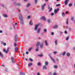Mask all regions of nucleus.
Segmentation results:
<instances>
[{"mask_svg":"<svg viewBox=\"0 0 75 75\" xmlns=\"http://www.w3.org/2000/svg\"><path fill=\"white\" fill-rule=\"evenodd\" d=\"M15 42H17V41H18V38H15Z\"/></svg>","mask_w":75,"mask_h":75,"instance_id":"nucleus-31","label":"nucleus"},{"mask_svg":"<svg viewBox=\"0 0 75 75\" xmlns=\"http://www.w3.org/2000/svg\"><path fill=\"white\" fill-rule=\"evenodd\" d=\"M38 0H35L34 1L35 2V4H37V1Z\"/></svg>","mask_w":75,"mask_h":75,"instance_id":"nucleus-38","label":"nucleus"},{"mask_svg":"<svg viewBox=\"0 0 75 75\" xmlns=\"http://www.w3.org/2000/svg\"><path fill=\"white\" fill-rule=\"evenodd\" d=\"M54 13H52L51 14V16H54Z\"/></svg>","mask_w":75,"mask_h":75,"instance_id":"nucleus-61","label":"nucleus"},{"mask_svg":"<svg viewBox=\"0 0 75 75\" xmlns=\"http://www.w3.org/2000/svg\"><path fill=\"white\" fill-rule=\"evenodd\" d=\"M58 28V26L57 25H55L53 27V28Z\"/></svg>","mask_w":75,"mask_h":75,"instance_id":"nucleus-17","label":"nucleus"},{"mask_svg":"<svg viewBox=\"0 0 75 75\" xmlns=\"http://www.w3.org/2000/svg\"><path fill=\"white\" fill-rule=\"evenodd\" d=\"M21 75H25V73H21Z\"/></svg>","mask_w":75,"mask_h":75,"instance_id":"nucleus-37","label":"nucleus"},{"mask_svg":"<svg viewBox=\"0 0 75 75\" xmlns=\"http://www.w3.org/2000/svg\"><path fill=\"white\" fill-rule=\"evenodd\" d=\"M40 43L39 42H37L36 43V46H37V47H38L40 45Z\"/></svg>","mask_w":75,"mask_h":75,"instance_id":"nucleus-12","label":"nucleus"},{"mask_svg":"<svg viewBox=\"0 0 75 75\" xmlns=\"http://www.w3.org/2000/svg\"><path fill=\"white\" fill-rule=\"evenodd\" d=\"M67 55L68 57H69L70 56V54L69 53H67Z\"/></svg>","mask_w":75,"mask_h":75,"instance_id":"nucleus-21","label":"nucleus"},{"mask_svg":"<svg viewBox=\"0 0 75 75\" xmlns=\"http://www.w3.org/2000/svg\"><path fill=\"white\" fill-rule=\"evenodd\" d=\"M67 25H68V19L67 18Z\"/></svg>","mask_w":75,"mask_h":75,"instance_id":"nucleus-24","label":"nucleus"},{"mask_svg":"<svg viewBox=\"0 0 75 75\" xmlns=\"http://www.w3.org/2000/svg\"><path fill=\"white\" fill-rule=\"evenodd\" d=\"M38 56H39V57H43V54H41L38 55Z\"/></svg>","mask_w":75,"mask_h":75,"instance_id":"nucleus-15","label":"nucleus"},{"mask_svg":"<svg viewBox=\"0 0 75 75\" xmlns=\"http://www.w3.org/2000/svg\"><path fill=\"white\" fill-rule=\"evenodd\" d=\"M74 18L73 17L71 18V20H72V21H74Z\"/></svg>","mask_w":75,"mask_h":75,"instance_id":"nucleus-45","label":"nucleus"},{"mask_svg":"<svg viewBox=\"0 0 75 75\" xmlns=\"http://www.w3.org/2000/svg\"><path fill=\"white\" fill-rule=\"evenodd\" d=\"M43 42H45L46 46L48 45V43H47V41L45 40V41H43Z\"/></svg>","mask_w":75,"mask_h":75,"instance_id":"nucleus-16","label":"nucleus"},{"mask_svg":"<svg viewBox=\"0 0 75 75\" xmlns=\"http://www.w3.org/2000/svg\"><path fill=\"white\" fill-rule=\"evenodd\" d=\"M69 0H66L65 2V5H67V2H69Z\"/></svg>","mask_w":75,"mask_h":75,"instance_id":"nucleus-8","label":"nucleus"},{"mask_svg":"<svg viewBox=\"0 0 75 75\" xmlns=\"http://www.w3.org/2000/svg\"><path fill=\"white\" fill-rule=\"evenodd\" d=\"M49 57H50V59H52V61H53V62H54V63H55L56 62H55V61L54 60V59H53V58H52V57H51V54H49Z\"/></svg>","mask_w":75,"mask_h":75,"instance_id":"nucleus-3","label":"nucleus"},{"mask_svg":"<svg viewBox=\"0 0 75 75\" xmlns=\"http://www.w3.org/2000/svg\"><path fill=\"white\" fill-rule=\"evenodd\" d=\"M39 48H38V47H37L36 48V51H38Z\"/></svg>","mask_w":75,"mask_h":75,"instance_id":"nucleus-23","label":"nucleus"},{"mask_svg":"<svg viewBox=\"0 0 75 75\" xmlns=\"http://www.w3.org/2000/svg\"><path fill=\"white\" fill-rule=\"evenodd\" d=\"M13 4L14 5H16L17 4H16V2H14L13 3Z\"/></svg>","mask_w":75,"mask_h":75,"instance_id":"nucleus-52","label":"nucleus"},{"mask_svg":"<svg viewBox=\"0 0 75 75\" xmlns=\"http://www.w3.org/2000/svg\"><path fill=\"white\" fill-rule=\"evenodd\" d=\"M54 68H58V66H57V65H55L54 66Z\"/></svg>","mask_w":75,"mask_h":75,"instance_id":"nucleus-30","label":"nucleus"},{"mask_svg":"<svg viewBox=\"0 0 75 75\" xmlns=\"http://www.w3.org/2000/svg\"><path fill=\"white\" fill-rule=\"evenodd\" d=\"M40 30H41V28H39L37 31V34H39V33H40Z\"/></svg>","mask_w":75,"mask_h":75,"instance_id":"nucleus-6","label":"nucleus"},{"mask_svg":"<svg viewBox=\"0 0 75 75\" xmlns=\"http://www.w3.org/2000/svg\"><path fill=\"white\" fill-rule=\"evenodd\" d=\"M52 10V8H51L49 11V12H50L51 11V10Z\"/></svg>","mask_w":75,"mask_h":75,"instance_id":"nucleus-39","label":"nucleus"},{"mask_svg":"<svg viewBox=\"0 0 75 75\" xmlns=\"http://www.w3.org/2000/svg\"><path fill=\"white\" fill-rule=\"evenodd\" d=\"M45 66H47L48 65V62H46L45 63Z\"/></svg>","mask_w":75,"mask_h":75,"instance_id":"nucleus-13","label":"nucleus"},{"mask_svg":"<svg viewBox=\"0 0 75 75\" xmlns=\"http://www.w3.org/2000/svg\"><path fill=\"white\" fill-rule=\"evenodd\" d=\"M64 33H65V34H67V31H65V32H64Z\"/></svg>","mask_w":75,"mask_h":75,"instance_id":"nucleus-58","label":"nucleus"},{"mask_svg":"<svg viewBox=\"0 0 75 75\" xmlns=\"http://www.w3.org/2000/svg\"><path fill=\"white\" fill-rule=\"evenodd\" d=\"M69 36H68L67 38H66V40L67 41H68V40H69Z\"/></svg>","mask_w":75,"mask_h":75,"instance_id":"nucleus-32","label":"nucleus"},{"mask_svg":"<svg viewBox=\"0 0 75 75\" xmlns=\"http://www.w3.org/2000/svg\"><path fill=\"white\" fill-rule=\"evenodd\" d=\"M38 66H40V65H41V63L40 62H38Z\"/></svg>","mask_w":75,"mask_h":75,"instance_id":"nucleus-36","label":"nucleus"},{"mask_svg":"<svg viewBox=\"0 0 75 75\" xmlns=\"http://www.w3.org/2000/svg\"><path fill=\"white\" fill-rule=\"evenodd\" d=\"M15 38H18V37H17V35H15Z\"/></svg>","mask_w":75,"mask_h":75,"instance_id":"nucleus-41","label":"nucleus"},{"mask_svg":"<svg viewBox=\"0 0 75 75\" xmlns=\"http://www.w3.org/2000/svg\"><path fill=\"white\" fill-rule=\"evenodd\" d=\"M54 32H52L51 33V35H54Z\"/></svg>","mask_w":75,"mask_h":75,"instance_id":"nucleus-55","label":"nucleus"},{"mask_svg":"<svg viewBox=\"0 0 75 75\" xmlns=\"http://www.w3.org/2000/svg\"><path fill=\"white\" fill-rule=\"evenodd\" d=\"M49 74L50 75H52V74H51V72H49Z\"/></svg>","mask_w":75,"mask_h":75,"instance_id":"nucleus-49","label":"nucleus"},{"mask_svg":"<svg viewBox=\"0 0 75 75\" xmlns=\"http://www.w3.org/2000/svg\"><path fill=\"white\" fill-rule=\"evenodd\" d=\"M59 8H58L57 9H55L54 10V14H56V13H58V11L59 10Z\"/></svg>","mask_w":75,"mask_h":75,"instance_id":"nucleus-5","label":"nucleus"},{"mask_svg":"<svg viewBox=\"0 0 75 75\" xmlns=\"http://www.w3.org/2000/svg\"><path fill=\"white\" fill-rule=\"evenodd\" d=\"M43 69H45L46 70H47V67L45 66V65L43 66Z\"/></svg>","mask_w":75,"mask_h":75,"instance_id":"nucleus-10","label":"nucleus"},{"mask_svg":"<svg viewBox=\"0 0 75 75\" xmlns=\"http://www.w3.org/2000/svg\"><path fill=\"white\" fill-rule=\"evenodd\" d=\"M62 16L63 17H65V13H64L63 12L62 13Z\"/></svg>","mask_w":75,"mask_h":75,"instance_id":"nucleus-33","label":"nucleus"},{"mask_svg":"<svg viewBox=\"0 0 75 75\" xmlns=\"http://www.w3.org/2000/svg\"><path fill=\"white\" fill-rule=\"evenodd\" d=\"M57 40H56L55 41V44L56 45H57Z\"/></svg>","mask_w":75,"mask_h":75,"instance_id":"nucleus-34","label":"nucleus"},{"mask_svg":"<svg viewBox=\"0 0 75 75\" xmlns=\"http://www.w3.org/2000/svg\"><path fill=\"white\" fill-rule=\"evenodd\" d=\"M0 56H1V57H3V54L1 53V52H0Z\"/></svg>","mask_w":75,"mask_h":75,"instance_id":"nucleus-18","label":"nucleus"},{"mask_svg":"<svg viewBox=\"0 0 75 75\" xmlns=\"http://www.w3.org/2000/svg\"><path fill=\"white\" fill-rule=\"evenodd\" d=\"M31 65H33V63H30L28 64V67H31Z\"/></svg>","mask_w":75,"mask_h":75,"instance_id":"nucleus-11","label":"nucleus"},{"mask_svg":"<svg viewBox=\"0 0 75 75\" xmlns=\"http://www.w3.org/2000/svg\"><path fill=\"white\" fill-rule=\"evenodd\" d=\"M72 6V4H69V7H71Z\"/></svg>","mask_w":75,"mask_h":75,"instance_id":"nucleus-35","label":"nucleus"},{"mask_svg":"<svg viewBox=\"0 0 75 75\" xmlns=\"http://www.w3.org/2000/svg\"><path fill=\"white\" fill-rule=\"evenodd\" d=\"M40 47L41 48H43V43H41V44H40Z\"/></svg>","mask_w":75,"mask_h":75,"instance_id":"nucleus-9","label":"nucleus"},{"mask_svg":"<svg viewBox=\"0 0 75 75\" xmlns=\"http://www.w3.org/2000/svg\"><path fill=\"white\" fill-rule=\"evenodd\" d=\"M14 45L15 47H16V46H17V43H14Z\"/></svg>","mask_w":75,"mask_h":75,"instance_id":"nucleus-48","label":"nucleus"},{"mask_svg":"<svg viewBox=\"0 0 75 75\" xmlns=\"http://www.w3.org/2000/svg\"><path fill=\"white\" fill-rule=\"evenodd\" d=\"M39 25H40V24H39L35 25L34 30L35 31H37V28L38 27H39Z\"/></svg>","mask_w":75,"mask_h":75,"instance_id":"nucleus-2","label":"nucleus"},{"mask_svg":"<svg viewBox=\"0 0 75 75\" xmlns=\"http://www.w3.org/2000/svg\"><path fill=\"white\" fill-rule=\"evenodd\" d=\"M28 19H30V16H28Z\"/></svg>","mask_w":75,"mask_h":75,"instance_id":"nucleus-53","label":"nucleus"},{"mask_svg":"<svg viewBox=\"0 0 75 75\" xmlns=\"http://www.w3.org/2000/svg\"><path fill=\"white\" fill-rule=\"evenodd\" d=\"M68 11H66L65 13V14H68Z\"/></svg>","mask_w":75,"mask_h":75,"instance_id":"nucleus-60","label":"nucleus"},{"mask_svg":"<svg viewBox=\"0 0 75 75\" xmlns=\"http://www.w3.org/2000/svg\"><path fill=\"white\" fill-rule=\"evenodd\" d=\"M47 22L48 23H50V19H48L47 20Z\"/></svg>","mask_w":75,"mask_h":75,"instance_id":"nucleus-42","label":"nucleus"},{"mask_svg":"<svg viewBox=\"0 0 75 75\" xmlns=\"http://www.w3.org/2000/svg\"><path fill=\"white\" fill-rule=\"evenodd\" d=\"M3 44L4 46H6V43H4Z\"/></svg>","mask_w":75,"mask_h":75,"instance_id":"nucleus-46","label":"nucleus"},{"mask_svg":"<svg viewBox=\"0 0 75 75\" xmlns=\"http://www.w3.org/2000/svg\"><path fill=\"white\" fill-rule=\"evenodd\" d=\"M50 5L48 6V9H50Z\"/></svg>","mask_w":75,"mask_h":75,"instance_id":"nucleus-54","label":"nucleus"},{"mask_svg":"<svg viewBox=\"0 0 75 75\" xmlns=\"http://www.w3.org/2000/svg\"><path fill=\"white\" fill-rule=\"evenodd\" d=\"M53 53L54 54H57V52H53Z\"/></svg>","mask_w":75,"mask_h":75,"instance_id":"nucleus-47","label":"nucleus"},{"mask_svg":"<svg viewBox=\"0 0 75 75\" xmlns=\"http://www.w3.org/2000/svg\"><path fill=\"white\" fill-rule=\"evenodd\" d=\"M65 54H66V52H64L62 53V55H63V56H64L65 55Z\"/></svg>","mask_w":75,"mask_h":75,"instance_id":"nucleus-22","label":"nucleus"},{"mask_svg":"<svg viewBox=\"0 0 75 75\" xmlns=\"http://www.w3.org/2000/svg\"><path fill=\"white\" fill-rule=\"evenodd\" d=\"M32 22V21H30V22H29V24L30 25H33V23H31V22Z\"/></svg>","mask_w":75,"mask_h":75,"instance_id":"nucleus-27","label":"nucleus"},{"mask_svg":"<svg viewBox=\"0 0 75 75\" xmlns=\"http://www.w3.org/2000/svg\"><path fill=\"white\" fill-rule=\"evenodd\" d=\"M60 6V4H57L56 5V6H57V7H58V6Z\"/></svg>","mask_w":75,"mask_h":75,"instance_id":"nucleus-44","label":"nucleus"},{"mask_svg":"<svg viewBox=\"0 0 75 75\" xmlns=\"http://www.w3.org/2000/svg\"><path fill=\"white\" fill-rule=\"evenodd\" d=\"M15 51L16 52H17L18 51V48H17V47H15Z\"/></svg>","mask_w":75,"mask_h":75,"instance_id":"nucleus-20","label":"nucleus"},{"mask_svg":"<svg viewBox=\"0 0 75 75\" xmlns=\"http://www.w3.org/2000/svg\"><path fill=\"white\" fill-rule=\"evenodd\" d=\"M53 75H57V73H54L53 74Z\"/></svg>","mask_w":75,"mask_h":75,"instance_id":"nucleus-51","label":"nucleus"},{"mask_svg":"<svg viewBox=\"0 0 75 75\" xmlns=\"http://www.w3.org/2000/svg\"><path fill=\"white\" fill-rule=\"evenodd\" d=\"M26 54H28V52H26Z\"/></svg>","mask_w":75,"mask_h":75,"instance_id":"nucleus-57","label":"nucleus"},{"mask_svg":"<svg viewBox=\"0 0 75 75\" xmlns=\"http://www.w3.org/2000/svg\"><path fill=\"white\" fill-rule=\"evenodd\" d=\"M11 58L12 62H14V58L13 57H11Z\"/></svg>","mask_w":75,"mask_h":75,"instance_id":"nucleus-14","label":"nucleus"},{"mask_svg":"<svg viewBox=\"0 0 75 75\" xmlns=\"http://www.w3.org/2000/svg\"><path fill=\"white\" fill-rule=\"evenodd\" d=\"M30 6V4H28L27 5L26 7H29V6Z\"/></svg>","mask_w":75,"mask_h":75,"instance_id":"nucleus-29","label":"nucleus"},{"mask_svg":"<svg viewBox=\"0 0 75 75\" xmlns=\"http://www.w3.org/2000/svg\"><path fill=\"white\" fill-rule=\"evenodd\" d=\"M44 32H47V30L46 29H44Z\"/></svg>","mask_w":75,"mask_h":75,"instance_id":"nucleus-40","label":"nucleus"},{"mask_svg":"<svg viewBox=\"0 0 75 75\" xmlns=\"http://www.w3.org/2000/svg\"><path fill=\"white\" fill-rule=\"evenodd\" d=\"M42 10H44V5L42 6Z\"/></svg>","mask_w":75,"mask_h":75,"instance_id":"nucleus-25","label":"nucleus"},{"mask_svg":"<svg viewBox=\"0 0 75 75\" xmlns=\"http://www.w3.org/2000/svg\"><path fill=\"white\" fill-rule=\"evenodd\" d=\"M3 33V31L2 30H0V33Z\"/></svg>","mask_w":75,"mask_h":75,"instance_id":"nucleus-56","label":"nucleus"},{"mask_svg":"<svg viewBox=\"0 0 75 75\" xmlns=\"http://www.w3.org/2000/svg\"><path fill=\"white\" fill-rule=\"evenodd\" d=\"M41 19H42V20H43V21H45L46 20V18H45L44 16L42 17L41 18Z\"/></svg>","mask_w":75,"mask_h":75,"instance_id":"nucleus-7","label":"nucleus"},{"mask_svg":"<svg viewBox=\"0 0 75 75\" xmlns=\"http://www.w3.org/2000/svg\"><path fill=\"white\" fill-rule=\"evenodd\" d=\"M69 30H70V31H71L72 29L71 28H69Z\"/></svg>","mask_w":75,"mask_h":75,"instance_id":"nucleus-63","label":"nucleus"},{"mask_svg":"<svg viewBox=\"0 0 75 75\" xmlns=\"http://www.w3.org/2000/svg\"><path fill=\"white\" fill-rule=\"evenodd\" d=\"M16 5H17V6H20V4L18 3L16 4Z\"/></svg>","mask_w":75,"mask_h":75,"instance_id":"nucleus-50","label":"nucleus"},{"mask_svg":"<svg viewBox=\"0 0 75 75\" xmlns=\"http://www.w3.org/2000/svg\"><path fill=\"white\" fill-rule=\"evenodd\" d=\"M33 48V47H31V48L29 49H28L29 51H31V50H32Z\"/></svg>","mask_w":75,"mask_h":75,"instance_id":"nucleus-26","label":"nucleus"},{"mask_svg":"<svg viewBox=\"0 0 75 75\" xmlns=\"http://www.w3.org/2000/svg\"><path fill=\"white\" fill-rule=\"evenodd\" d=\"M46 5V4H44L43 6H45Z\"/></svg>","mask_w":75,"mask_h":75,"instance_id":"nucleus-62","label":"nucleus"},{"mask_svg":"<svg viewBox=\"0 0 75 75\" xmlns=\"http://www.w3.org/2000/svg\"><path fill=\"white\" fill-rule=\"evenodd\" d=\"M19 17L21 20L20 23L22 24H23V16L21 14H19Z\"/></svg>","mask_w":75,"mask_h":75,"instance_id":"nucleus-1","label":"nucleus"},{"mask_svg":"<svg viewBox=\"0 0 75 75\" xmlns=\"http://www.w3.org/2000/svg\"><path fill=\"white\" fill-rule=\"evenodd\" d=\"M1 7H4V5H3V4L1 5Z\"/></svg>","mask_w":75,"mask_h":75,"instance_id":"nucleus-59","label":"nucleus"},{"mask_svg":"<svg viewBox=\"0 0 75 75\" xmlns=\"http://www.w3.org/2000/svg\"><path fill=\"white\" fill-rule=\"evenodd\" d=\"M1 44H4V41H2L1 42Z\"/></svg>","mask_w":75,"mask_h":75,"instance_id":"nucleus-43","label":"nucleus"},{"mask_svg":"<svg viewBox=\"0 0 75 75\" xmlns=\"http://www.w3.org/2000/svg\"><path fill=\"white\" fill-rule=\"evenodd\" d=\"M8 50H9V48L8 47L7 49V50H5V49H4V52H6V53H8Z\"/></svg>","mask_w":75,"mask_h":75,"instance_id":"nucleus-4","label":"nucleus"},{"mask_svg":"<svg viewBox=\"0 0 75 75\" xmlns=\"http://www.w3.org/2000/svg\"><path fill=\"white\" fill-rule=\"evenodd\" d=\"M3 16H4V17H6V18H7L8 17L7 15H5L4 14H3Z\"/></svg>","mask_w":75,"mask_h":75,"instance_id":"nucleus-19","label":"nucleus"},{"mask_svg":"<svg viewBox=\"0 0 75 75\" xmlns=\"http://www.w3.org/2000/svg\"><path fill=\"white\" fill-rule=\"evenodd\" d=\"M37 75H40V73H38L37 74Z\"/></svg>","mask_w":75,"mask_h":75,"instance_id":"nucleus-64","label":"nucleus"},{"mask_svg":"<svg viewBox=\"0 0 75 75\" xmlns=\"http://www.w3.org/2000/svg\"><path fill=\"white\" fill-rule=\"evenodd\" d=\"M29 60H30V61H31L32 62H33V59H31V58H30Z\"/></svg>","mask_w":75,"mask_h":75,"instance_id":"nucleus-28","label":"nucleus"}]
</instances>
